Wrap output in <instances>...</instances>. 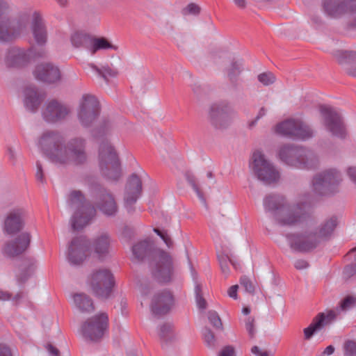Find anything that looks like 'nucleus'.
Returning <instances> with one entry per match:
<instances>
[{
  "instance_id": "obj_57",
  "label": "nucleus",
  "mask_w": 356,
  "mask_h": 356,
  "mask_svg": "<svg viewBox=\"0 0 356 356\" xmlns=\"http://www.w3.org/2000/svg\"><path fill=\"white\" fill-rule=\"evenodd\" d=\"M218 356H236L234 348L232 346H225L219 352Z\"/></svg>"
},
{
  "instance_id": "obj_55",
  "label": "nucleus",
  "mask_w": 356,
  "mask_h": 356,
  "mask_svg": "<svg viewBox=\"0 0 356 356\" xmlns=\"http://www.w3.org/2000/svg\"><path fill=\"white\" fill-rule=\"evenodd\" d=\"M11 12V8L6 0H0V20H6Z\"/></svg>"
},
{
  "instance_id": "obj_60",
  "label": "nucleus",
  "mask_w": 356,
  "mask_h": 356,
  "mask_svg": "<svg viewBox=\"0 0 356 356\" xmlns=\"http://www.w3.org/2000/svg\"><path fill=\"white\" fill-rule=\"evenodd\" d=\"M0 356H12L10 348L5 344L0 343Z\"/></svg>"
},
{
  "instance_id": "obj_50",
  "label": "nucleus",
  "mask_w": 356,
  "mask_h": 356,
  "mask_svg": "<svg viewBox=\"0 0 356 356\" xmlns=\"http://www.w3.org/2000/svg\"><path fill=\"white\" fill-rule=\"evenodd\" d=\"M245 327L250 339L254 338L256 334V321L253 316H248L245 319Z\"/></svg>"
},
{
  "instance_id": "obj_10",
  "label": "nucleus",
  "mask_w": 356,
  "mask_h": 356,
  "mask_svg": "<svg viewBox=\"0 0 356 356\" xmlns=\"http://www.w3.org/2000/svg\"><path fill=\"white\" fill-rule=\"evenodd\" d=\"M101 113V105L97 98L91 94H84L79 102L76 115L81 125L90 127L97 120Z\"/></svg>"
},
{
  "instance_id": "obj_1",
  "label": "nucleus",
  "mask_w": 356,
  "mask_h": 356,
  "mask_svg": "<svg viewBox=\"0 0 356 356\" xmlns=\"http://www.w3.org/2000/svg\"><path fill=\"white\" fill-rule=\"evenodd\" d=\"M134 259L138 261L148 259L152 277L156 282L166 284L174 280L175 266L170 253L155 247L149 239L140 241L133 245Z\"/></svg>"
},
{
  "instance_id": "obj_37",
  "label": "nucleus",
  "mask_w": 356,
  "mask_h": 356,
  "mask_svg": "<svg viewBox=\"0 0 356 356\" xmlns=\"http://www.w3.org/2000/svg\"><path fill=\"white\" fill-rule=\"evenodd\" d=\"M337 224L338 221L337 217L332 216L322 222L319 227L315 230L322 242L330 238L337 226Z\"/></svg>"
},
{
  "instance_id": "obj_33",
  "label": "nucleus",
  "mask_w": 356,
  "mask_h": 356,
  "mask_svg": "<svg viewBox=\"0 0 356 356\" xmlns=\"http://www.w3.org/2000/svg\"><path fill=\"white\" fill-rule=\"evenodd\" d=\"M287 204L285 197L279 194H269L264 199L265 209L272 212L275 218L277 212L281 211L287 206Z\"/></svg>"
},
{
  "instance_id": "obj_15",
  "label": "nucleus",
  "mask_w": 356,
  "mask_h": 356,
  "mask_svg": "<svg viewBox=\"0 0 356 356\" xmlns=\"http://www.w3.org/2000/svg\"><path fill=\"white\" fill-rule=\"evenodd\" d=\"M275 131L280 135L307 140L313 136L311 127L300 120L289 119L277 124Z\"/></svg>"
},
{
  "instance_id": "obj_21",
  "label": "nucleus",
  "mask_w": 356,
  "mask_h": 356,
  "mask_svg": "<svg viewBox=\"0 0 356 356\" xmlns=\"http://www.w3.org/2000/svg\"><path fill=\"white\" fill-rule=\"evenodd\" d=\"M26 211L23 207H15L5 215L3 222V231L8 235L20 232L25 227Z\"/></svg>"
},
{
  "instance_id": "obj_12",
  "label": "nucleus",
  "mask_w": 356,
  "mask_h": 356,
  "mask_svg": "<svg viewBox=\"0 0 356 356\" xmlns=\"http://www.w3.org/2000/svg\"><path fill=\"white\" fill-rule=\"evenodd\" d=\"M29 21V13L23 12L13 21L6 19L0 22V41L12 42L19 38L26 31Z\"/></svg>"
},
{
  "instance_id": "obj_26",
  "label": "nucleus",
  "mask_w": 356,
  "mask_h": 356,
  "mask_svg": "<svg viewBox=\"0 0 356 356\" xmlns=\"http://www.w3.org/2000/svg\"><path fill=\"white\" fill-rule=\"evenodd\" d=\"M35 78L47 84H54L61 79V73L58 66L51 63H42L35 66L33 71Z\"/></svg>"
},
{
  "instance_id": "obj_47",
  "label": "nucleus",
  "mask_w": 356,
  "mask_h": 356,
  "mask_svg": "<svg viewBox=\"0 0 356 356\" xmlns=\"http://www.w3.org/2000/svg\"><path fill=\"white\" fill-rule=\"evenodd\" d=\"M207 316L209 321L216 329H219L220 330H223V325L221 319L216 311H209Z\"/></svg>"
},
{
  "instance_id": "obj_39",
  "label": "nucleus",
  "mask_w": 356,
  "mask_h": 356,
  "mask_svg": "<svg viewBox=\"0 0 356 356\" xmlns=\"http://www.w3.org/2000/svg\"><path fill=\"white\" fill-rule=\"evenodd\" d=\"M92 38V36L90 34L82 31H78L71 36V42L72 45L76 48L83 47L90 51Z\"/></svg>"
},
{
  "instance_id": "obj_18",
  "label": "nucleus",
  "mask_w": 356,
  "mask_h": 356,
  "mask_svg": "<svg viewBox=\"0 0 356 356\" xmlns=\"http://www.w3.org/2000/svg\"><path fill=\"white\" fill-rule=\"evenodd\" d=\"M286 238L289 241L290 247L301 252L311 251L322 243L317 232L312 230H306L300 234H289Z\"/></svg>"
},
{
  "instance_id": "obj_30",
  "label": "nucleus",
  "mask_w": 356,
  "mask_h": 356,
  "mask_svg": "<svg viewBox=\"0 0 356 356\" xmlns=\"http://www.w3.org/2000/svg\"><path fill=\"white\" fill-rule=\"evenodd\" d=\"M24 105L31 111L35 112L44 99V94L38 90L35 87L29 86L24 90Z\"/></svg>"
},
{
  "instance_id": "obj_52",
  "label": "nucleus",
  "mask_w": 356,
  "mask_h": 356,
  "mask_svg": "<svg viewBox=\"0 0 356 356\" xmlns=\"http://www.w3.org/2000/svg\"><path fill=\"white\" fill-rule=\"evenodd\" d=\"M356 305V296H348L340 303V309L346 311Z\"/></svg>"
},
{
  "instance_id": "obj_11",
  "label": "nucleus",
  "mask_w": 356,
  "mask_h": 356,
  "mask_svg": "<svg viewBox=\"0 0 356 356\" xmlns=\"http://www.w3.org/2000/svg\"><path fill=\"white\" fill-rule=\"evenodd\" d=\"M252 159V171L258 179L265 184H271L279 181V171L261 152H254Z\"/></svg>"
},
{
  "instance_id": "obj_4",
  "label": "nucleus",
  "mask_w": 356,
  "mask_h": 356,
  "mask_svg": "<svg viewBox=\"0 0 356 356\" xmlns=\"http://www.w3.org/2000/svg\"><path fill=\"white\" fill-rule=\"evenodd\" d=\"M88 152L87 140L82 136H74L65 141L58 165L81 166L87 163Z\"/></svg>"
},
{
  "instance_id": "obj_19",
  "label": "nucleus",
  "mask_w": 356,
  "mask_h": 356,
  "mask_svg": "<svg viewBox=\"0 0 356 356\" xmlns=\"http://www.w3.org/2000/svg\"><path fill=\"white\" fill-rule=\"evenodd\" d=\"M44 51L36 53L33 49H24L19 47H10L6 54L5 63L9 67H20L28 65L35 57H42Z\"/></svg>"
},
{
  "instance_id": "obj_48",
  "label": "nucleus",
  "mask_w": 356,
  "mask_h": 356,
  "mask_svg": "<svg viewBox=\"0 0 356 356\" xmlns=\"http://www.w3.org/2000/svg\"><path fill=\"white\" fill-rule=\"evenodd\" d=\"M258 81L264 86H268L274 83L276 81L275 75L270 72L261 73L257 76Z\"/></svg>"
},
{
  "instance_id": "obj_32",
  "label": "nucleus",
  "mask_w": 356,
  "mask_h": 356,
  "mask_svg": "<svg viewBox=\"0 0 356 356\" xmlns=\"http://www.w3.org/2000/svg\"><path fill=\"white\" fill-rule=\"evenodd\" d=\"M31 29L37 44L44 45L47 42V32L44 22L38 13H33L31 22Z\"/></svg>"
},
{
  "instance_id": "obj_41",
  "label": "nucleus",
  "mask_w": 356,
  "mask_h": 356,
  "mask_svg": "<svg viewBox=\"0 0 356 356\" xmlns=\"http://www.w3.org/2000/svg\"><path fill=\"white\" fill-rule=\"evenodd\" d=\"M159 336L162 343H168L174 339L173 326L170 323H164L159 328Z\"/></svg>"
},
{
  "instance_id": "obj_62",
  "label": "nucleus",
  "mask_w": 356,
  "mask_h": 356,
  "mask_svg": "<svg viewBox=\"0 0 356 356\" xmlns=\"http://www.w3.org/2000/svg\"><path fill=\"white\" fill-rule=\"evenodd\" d=\"M238 288V285H233L229 288L227 293L230 298H232L234 299H237Z\"/></svg>"
},
{
  "instance_id": "obj_22",
  "label": "nucleus",
  "mask_w": 356,
  "mask_h": 356,
  "mask_svg": "<svg viewBox=\"0 0 356 356\" xmlns=\"http://www.w3.org/2000/svg\"><path fill=\"white\" fill-rule=\"evenodd\" d=\"M142 181L135 173H133L128 179L125 187L124 196V207L129 213H133L136 207L134 204L142 193Z\"/></svg>"
},
{
  "instance_id": "obj_28",
  "label": "nucleus",
  "mask_w": 356,
  "mask_h": 356,
  "mask_svg": "<svg viewBox=\"0 0 356 356\" xmlns=\"http://www.w3.org/2000/svg\"><path fill=\"white\" fill-rule=\"evenodd\" d=\"M332 55L337 63L341 65H346V72L356 78V51L335 49Z\"/></svg>"
},
{
  "instance_id": "obj_3",
  "label": "nucleus",
  "mask_w": 356,
  "mask_h": 356,
  "mask_svg": "<svg viewBox=\"0 0 356 356\" xmlns=\"http://www.w3.org/2000/svg\"><path fill=\"white\" fill-rule=\"evenodd\" d=\"M68 204L72 209L75 210L71 219L74 231L83 229L96 214L94 206L86 201L80 191L70 193Z\"/></svg>"
},
{
  "instance_id": "obj_9",
  "label": "nucleus",
  "mask_w": 356,
  "mask_h": 356,
  "mask_svg": "<svg viewBox=\"0 0 356 356\" xmlns=\"http://www.w3.org/2000/svg\"><path fill=\"white\" fill-rule=\"evenodd\" d=\"M341 181V175L339 171L333 168L327 169L314 176L312 188L319 195H330L339 191Z\"/></svg>"
},
{
  "instance_id": "obj_16",
  "label": "nucleus",
  "mask_w": 356,
  "mask_h": 356,
  "mask_svg": "<svg viewBox=\"0 0 356 356\" xmlns=\"http://www.w3.org/2000/svg\"><path fill=\"white\" fill-rule=\"evenodd\" d=\"M320 112L325 129L331 134L343 139L346 136V130L341 115L332 107L322 105Z\"/></svg>"
},
{
  "instance_id": "obj_42",
  "label": "nucleus",
  "mask_w": 356,
  "mask_h": 356,
  "mask_svg": "<svg viewBox=\"0 0 356 356\" xmlns=\"http://www.w3.org/2000/svg\"><path fill=\"white\" fill-rule=\"evenodd\" d=\"M349 15V21L347 26L350 29H356V0H343Z\"/></svg>"
},
{
  "instance_id": "obj_2",
  "label": "nucleus",
  "mask_w": 356,
  "mask_h": 356,
  "mask_svg": "<svg viewBox=\"0 0 356 356\" xmlns=\"http://www.w3.org/2000/svg\"><path fill=\"white\" fill-rule=\"evenodd\" d=\"M211 62L218 66H224V71L230 83L231 88L236 92L240 88V76L243 71V65L239 59L232 54L222 51L215 50L209 54Z\"/></svg>"
},
{
  "instance_id": "obj_49",
  "label": "nucleus",
  "mask_w": 356,
  "mask_h": 356,
  "mask_svg": "<svg viewBox=\"0 0 356 356\" xmlns=\"http://www.w3.org/2000/svg\"><path fill=\"white\" fill-rule=\"evenodd\" d=\"M344 356H356V341L346 340L343 346Z\"/></svg>"
},
{
  "instance_id": "obj_43",
  "label": "nucleus",
  "mask_w": 356,
  "mask_h": 356,
  "mask_svg": "<svg viewBox=\"0 0 356 356\" xmlns=\"http://www.w3.org/2000/svg\"><path fill=\"white\" fill-rule=\"evenodd\" d=\"M91 66L106 81L108 77L114 78L118 74V71L116 69H113L108 65L102 66V68H99L94 65Z\"/></svg>"
},
{
  "instance_id": "obj_53",
  "label": "nucleus",
  "mask_w": 356,
  "mask_h": 356,
  "mask_svg": "<svg viewBox=\"0 0 356 356\" xmlns=\"http://www.w3.org/2000/svg\"><path fill=\"white\" fill-rule=\"evenodd\" d=\"M185 177H186L187 181L188 182V184L192 186L193 190L195 191V193H197V195L200 197V199H201L202 200H204L203 195L201 193L200 190L199 189L197 185L196 184V179H195V176L190 172H186L185 174Z\"/></svg>"
},
{
  "instance_id": "obj_20",
  "label": "nucleus",
  "mask_w": 356,
  "mask_h": 356,
  "mask_svg": "<svg viewBox=\"0 0 356 356\" xmlns=\"http://www.w3.org/2000/svg\"><path fill=\"white\" fill-rule=\"evenodd\" d=\"M70 113L69 106L56 99H51L44 103L42 117L46 122L56 124L65 120Z\"/></svg>"
},
{
  "instance_id": "obj_38",
  "label": "nucleus",
  "mask_w": 356,
  "mask_h": 356,
  "mask_svg": "<svg viewBox=\"0 0 356 356\" xmlns=\"http://www.w3.org/2000/svg\"><path fill=\"white\" fill-rule=\"evenodd\" d=\"M35 261L32 259H24L18 265L17 279L19 283H24L35 270Z\"/></svg>"
},
{
  "instance_id": "obj_17",
  "label": "nucleus",
  "mask_w": 356,
  "mask_h": 356,
  "mask_svg": "<svg viewBox=\"0 0 356 356\" xmlns=\"http://www.w3.org/2000/svg\"><path fill=\"white\" fill-rule=\"evenodd\" d=\"M308 213L305 211L302 203L290 204L275 214V220L281 225L293 226L307 219Z\"/></svg>"
},
{
  "instance_id": "obj_35",
  "label": "nucleus",
  "mask_w": 356,
  "mask_h": 356,
  "mask_svg": "<svg viewBox=\"0 0 356 356\" xmlns=\"http://www.w3.org/2000/svg\"><path fill=\"white\" fill-rule=\"evenodd\" d=\"M111 245V236L104 232L97 236L92 242V248L99 259L105 257L108 254Z\"/></svg>"
},
{
  "instance_id": "obj_54",
  "label": "nucleus",
  "mask_w": 356,
  "mask_h": 356,
  "mask_svg": "<svg viewBox=\"0 0 356 356\" xmlns=\"http://www.w3.org/2000/svg\"><path fill=\"white\" fill-rule=\"evenodd\" d=\"M204 341L209 347H214L216 344V337L214 333L209 327L204 330Z\"/></svg>"
},
{
  "instance_id": "obj_29",
  "label": "nucleus",
  "mask_w": 356,
  "mask_h": 356,
  "mask_svg": "<svg viewBox=\"0 0 356 356\" xmlns=\"http://www.w3.org/2000/svg\"><path fill=\"white\" fill-rule=\"evenodd\" d=\"M337 316L335 312L330 310L327 314L319 313L312 321V323L304 329V337L309 340L315 332L322 330L326 325L330 324Z\"/></svg>"
},
{
  "instance_id": "obj_58",
  "label": "nucleus",
  "mask_w": 356,
  "mask_h": 356,
  "mask_svg": "<svg viewBox=\"0 0 356 356\" xmlns=\"http://www.w3.org/2000/svg\"><path fill=\"white\" fill-rule=\"evenodd\" d=\"M343 273L347 277H350L356 274V263L346 266Z\"/></svg>"
},
{
  "instance_id": "obj_56",
  "label": "nucleus",
  "mask_w": 356,
  "mask_h": 356,
  "mask_svg": "<svg viewBox=\"0 0 356 356\" xmlns=\"http://www.w3.org/2000/svg\"><path fill=\"white\" fill-rule=\"evenodd\" d=\"M36 179L42 184L45 183V177L43 170V167L42 163L40 161L36 163V172H35Z\"/></svg>"
},
{
  "instance_id": "obj_45",
  "label": "nucleus",
  "mask_w": 356,
  "mask_h": 356,
  "mask_svg": "<svg viewBox=\"0 0 356 356\" xmlns=\"http://www.w3.org/2000/svg\"><path fill=\"white\" fill-rule=\"evenodd\" d=\"M195 301L200 309L204 310L207 307V302L203 297L202 286L200 284L196 282L195 286Z\"/></svg>"
},
{
  "instance_id": "obj_27",
  "label": "nucleus",
  "mask_w": 356,
  "mask_h": 356,
  "mask_svg": "<svg viewBox=\"0 0 356 356\" xmlns=\"http://www.w3.org/2000/svg\"><path fill=\"white\" fill-rule=\"evenodd\" d=\"M321 9L324 15L331 19H347L349 15L343 0H322Z\"/></svg>"
},
{
  "instance_id": "obj_64",
  "label": "nucleus",
  "mask_w": 356,
  "mask_h": 356,
  "mask_svg": "<svg viewBox=\"0 0 356 356\" xmlns=\"http://www.w3.org/2000/svg\"><path fill=\"white\" fill-rule=\"evenodd\" d=\"M334 347L332 345L328 346L323 352L322 356L331 355L334 352Z\"/></svg>"
},
{
  "instance_id": "obj_61",
  "label": "nucleus",
  "mask_w": 356,
  "mask_h": 356,
  "mask_svg": "<svg viewBox=\"0 0 356 356\" xmlns=\"http://www.w3.org/2000/svg\"><path fill=\"white\" fill-rule=\"evenodd\" d=\"M308 266L307 261L303 259H298L294 264L295 268L298 270L306 268Z\"/></svg>"
},
{
  "instance_id": "obj_63",
  "label": "nucleus",
  "mask_w": 356,
  "mask_h": 356,
  "mask_svg": "<svg viewBox=\"0 0 356 356\" xmlns=\"http://www.w3.org/2000/svg\"><path fill=\"white\" fill-rule=\"evenodd\" d=\"M312 21L316 25H322L324 24L323 19L320 15H313L312 17Z\"/></svg>"
},
{
  "instance_id": "obj_31",
  "label": "nucleus",
  "mask_w": 356,
  "mask_h": 356,
  "mask_svg": "<svg viewBox=\"0 0 356 356\" xmlns=\"http://www.w3.org/2000/svg\"><path fill=\"white\" fill-rule=\"evenodd\" d=\"M301 147L284 145L280 147L278 156L286 165L295 167L298 163Z\"/></svg>"
},
{
  "instance_id": "obj_24",
  "label": "nucleus",
  "mask_w": 356,
  "mask_h": 356,
  "mask_svg": "<svg viewBox=\"0 0 356 356\" xmlns=\"http://www.w3.org/2000/svg\"><path fill=\"white\" fill-rule=\"evenodd\" d=\"M31 235L27 232H22L15 238L8 241L2 248L4 256L13 258L24 253L29 247Z\"/></svg>"
},
{
  "instance_id": "obj_8",
  "label": "nucleus",
  "mask_w": 356,
  "mask_h": 356,
  "mask_svg": "<svg viewBox=\"0 0 356 356\" xmlns=\"http://www.w3.org/2000/svg\"><path fill=\"white\" fill-rule=\"evenodd\" d=\"M207 121L216 130L227 129L232 124L236 111L226 101L211 104L207 109Z\"/></svg>"
},
{
  "instance_id": "obj_44",
  "label": "nucleus",
  "mask_w": 356,
  "mask_h": 356,
  "mask_svg": "<svg viewBox=\"0 0 356 356\" xmlns=\"http://www.w3.org/2000/svg\"><path fill=\"white\" fill-rule=\"evenodd\" d=\"M115 126L113 118L109 115L103 116L99 122L98 129L99 132L106 134L109 132Z\"/></svg>"
},
{
  "instance_id": "obj_34",
  "label": "nucleus",
  "mask_w": 356,
  "mask_h": 356,
  "mask_svg": "<svg viewBox=\"0 0 356 356\" xmlns=\"http://www.w3.org/2000/svg\"><path fill=\"white\" fill-rule=\"evenodd\" d=\"M298 163L295 167L312 170L318 166L319 161L318 156L312 150L301 148L300 152Z\"/></svg>"
},
{
  "instance_id": "obj_14",
  "label": "nucleus",
  "mask_w": 356,
  "mask_h": 356,
  "mask_svg": "<svg viewBox=\"0 0 356 356\" xmlns=\"http://www.w3.org/2000/svg\"><path fill=\"white\" fill-rule=\"evenodd\" d=\"M95 205L104 215L114 217L118 212V206L113 194L99 184L92 186Z\"/></svg>"
},
{
  "instance_id": "obj_36",
  "label": "nucleus",
  "mask_w": 356,
  "mask_h": 356,
  "mask_svg": "<svg viewBox=\"0 0 356 356\" xmlns=\"http://www.w3.org/2000/svg\"><path fill=\"white\" fill-rule=\"evenodd\" d=\"M73 300L75 307L81 313H92L95 311L93 300L84 293H75Z\"/></svg>"
},
{
  "instance_id": "obj_40",
  "label": "nucleus",
  "mask_w": 356,
  "mask_h": 356,
  "mask_svg": "<svg viewBox=\"0 0 356 356\" xmlns=\"http://www.w3.org/2000/svg\"><path fill=\"white\" fill-rule=\"evenodd\" d=\"M113 49H117V47L113 45L104 38L92 37L90 48L91 54L94 55L99 50Z\"/></svg>"
},
{
  "instance_id": "obj_51",
  "label": "nucleus",
  "mask_w": 356,
  "mask_h": 356,
  "mask_svg": "<svg viewBox=\"0 0 356 356\" xmlns=\"http://www.w3.org/2000/svg\"><path fill=\"white\" fill-rule=\"evenodd\" d=\"M201 12V8L195 3H190L181 10L183 15H198Z\"/></svg>"
},
{
  "instance_id": "obj_13",
  "label": "nucleus",
  "mask_w": 356,
  "mask_h": 356,
  "mask_svg": "<svg viewBox=\"0 0 356 356\" xmlns=\"http://www.w3.org/2000/svg\"><path fill=\"white\" fill-rule=\"evenodd\" d=\"M108 318L106 313L97 314L84 321L81 326L83 337L91 342H98L108 328Z\"/></svg>"
},
{
  "instance_id": "obj_5",
  "label": "nucleus",
  "mask_w": 356,
  "mask_h": 356,
  "mask_svg": "<svg viewBox=\"0 0 356 356\" xmlns=\"http://www.w3.org/2000/svg\"><path fill=\"white\" fill-rule=\"evenodd\" d=\"M115 284L113 274L106 268L93 269L87 277V284L92 293L102 300H107L111 297Z\"/></svg>"
},
{
  "instance_id": "obj_23",
  "label": "nucleus",
  "mask_w": 356,
  "mask_h": 356,
  "mask_svg": "<svg viewBox=\"0 0 356 356\" xmlns=\"http://www.w3.org/2000/svg\"><path fill=\"white\" fill-rule=\"evenodd\" d=\"M89 242L84 236L74 238L67 248V257L68 261L74 266L81 265L87 257Z\"/></svg>"
},
{
  "instance_id": "obj_25",
  "label": "nucleus",
  "mask_w": 356,
  "mask_h": 356,
  "mask_svg": "<svg viewBox=\"0 0 356 356\" xmlns=\"http://www.w3.org/2000/svg\"><path fill=\"white\" fill-rule=\"evenodd\" d=\"M175 303L172 293L168 289L159 291L154 294L150 303V309L155 316L166 314Z\"/></svg>"
},
{
  "instance_id": "obj_46",
  "label": "nucleus",
  "mask_w": 356,
  "mask_h": 356,
  "mask_svg": "<svg viewBox=\"0 0 356 356\" xmlns=\"http://www.w3.org/2000/svg\"><path fill=\"white\" fill-rule=\"evenodd\" d=\"M240 283L246 292L251 295H254L255 293V290L257 288V283L256 281L254 282L249 277L243 276L241 278Z\"/></svg>"
},
{
  "instance_id": "obj_59",
  "label": "nucleus",
  "mask_w": 356,
  "mask_h": 356,
  "mask_svg": "<svg viewBox=\"0 0 356 356\" xmlns=\"http://www.w3.org/2000/svg\"><path fill=\"white\" fill-rule=\"evenodd\" d=\"M45 348L50 356H60V350L51 343H49L46 344Z\"/></svg>"
},
{
  "instance_id": "obj_7",
  "label": "nucleus",
  "mask_w": 356,
  "mask_h": 356,
  "mask_svg": "<svg viewBox=\"0 0 356 356\" xmlns=\"http://www.w3.org/2000/svg\"><path fill=\"white\" fill-rule=\"evenodd\" d=\"M99 165L102 175L107 179L117 181L121 175L120 163L113 147L108 142L101 143Z\"/></svg>"
},
{
  "instance_id": "obj_6",
  "label": "nucleus",
  "mask_w": 356,
  "mask_h": 356,
  "mask_svg": "<svg viewBox=\"0 0 356 356\" xmlns=\"http://www.w3.org/2000/svg\"><path fill=\"white\" fill-rule=\"evenodd\" d=\"M64 136L57 130H46L38 139V146L52 163L58 165L65 144Z\"/></svg>"
}]
</instances>
